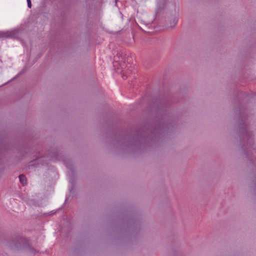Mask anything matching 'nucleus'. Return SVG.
I'll return each instance as SVG.
<instances>
[{
    "mask_svg": "<svg viewBox=\"0 0 256 256\" xmlns=\"http://www.w3.org/2000/svg\"><path fill=\"white\" fill-rule=\"evenodd\" d=\"M19 179H20V182L22 183V184L23 186H24L26 184V178L24 175H23V174L20 175Z\"/></svg>",
    "mask_w": 256,
    "mask_h": 256,
    "instance_id": "f03ea898",
    "label": "nucleus"
},
{
    "mask_svg": "<svg viewBox=\"0 0 256 256\" xmlns=\"http://www.w3.org/2000/svg\"><path fill=\"white\" fill-rule=\"evenodd\" d=\"M122 78H124H124H126L127 77L126 76V77L125 78V77H124V76H122Z\"/></svg>",
    "mask_w": 256,
    "mask_h": 256,
    "instance_id": "20e7f679",
    "label": "nucleus"
},
{
    "mask_svg": "<svg viewBox=\"0 0 256 256\" xmlns=\"http://www.w3.org/2000/svg\"><path fill=\"white\" fill-rule=\"evenodd\" d=\"M27 2H28V8H30L32 7V4H31L30 0H28Z\"/></svg>",
    "mask_w": 256,
    "mask_h": 256,
    "instance_id": "7ed1b4c3",
    "label": "nucleus"
},
{
    "mask_svg": "<svg viewBox=\"0 0 256 256\" xmlns=\"http://www.w3.org/2000/svg\"><path fill=\"white\" fill-rule=\"evenodd\" d=\"M148 106L152 109H159L162 107V104L160 100L154 99L149 102Z\"/></svg>",
    "mask_w": 256,
    "mask_h": 256,
    "instance_id": "f257e3e1",
    "label": "nucleus"
}]
</instances>
